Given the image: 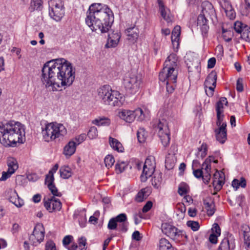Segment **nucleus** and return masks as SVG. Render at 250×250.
Instances as JSON below:
<instances>
[{
	"label": "nucleus",
	"instance_id": "nucleus-1",
	"mask_svg": "<svg viewBox=\"0 0 250 250\" xmlns=\"http://www.w3.org/2000/svg\"><path fill=\"white\" fill-rule=\"evenodd\" d=\"M42 81L52 91L70 86L75 77V68L66 60L61 58L46 62L42 69Z\"/></svg>",
	"mask_w": 250,
	"mask_h": 250
},
{
	"label": "nucleus",
	"instance_id": "nucleus-2",
	"mask_svg": "<svg viewBox=\"0 0 250 250\" xmlns=\"http://www.w3.org/2000/svg\"><path fill=\"white\" fill-rule=\"evenodd\" d=\"M113 21V13L107 5L95 3L89 6L85 23L92 31L99 30L101 33H106Z\"/></svg>",
	"mask_w": 250,
	"mask_h": 250
},
{
	"label": "nucleus",
	"instance_id": "nucleus-3",
	"mask_svg": "<svg viewBox=\"0 0 250 250\" xmlns=\"http://www.w3.org/2000/svg\"><path fill=\"white\" fill-rule=\"evenodd\" d=\"M24 136L23 126L19 122H0V143L10 146L17 143L23 142Z\"/></svg>",
	"mask_w": 250,
	"mask_h": 250
},
{
	"label": "nucleus",
	"instance_id": "nucleus-4",
	"mask_svg": "<svg viewBox=\"0 0 250 250\" xmlns=\"http://www.w3.org/2000/svg\"><path fill=\"white\" fill-rule=\"evenodd\" d=\"M98 96L105 105L121 106L125 102V97L119 91L112 90L109 85H104L98 89Z\"/></svg>",
	"mask_w": 250,
	"mask_h": 250
},
{
	"label": "nucleus",
	"instance_id": "nucleus-5",
	"mask_svg": "<svg viewBox=\"0 0 250 250\" xmlns=\"http://www.w3.org/2000/svg\"><path fill=\"white\" fill-rule=\"evenodd\" d=\"M168 62H165L164 67L159 73V80L166 84L167 91L168 93H172L176 87L178 70L168 67Z\"/></svg>",
	"mask_w": 250,
	"mask_h": 250
},
{
	"label": "nucleus",
	"instance_id": "nucleus-6",
	"mask_svg": "<svg viewBox=\"0 0 250 250\" xmlns=\"http://www.w3.org/2000/svg\"><path fill=\"white\" fill-rule=\"evenodd\" d=\"M202 6V14L198 17L197 25L200 27L202 35L206 36L209 29L207 18L214 15L215 10L211 3L208 1L203 2Z\"/></svg>",
	"mask_w": 250,
	"mask_h": 250
},
{
	"label": "nucleus",
	"instance_id": "nucleus-7",
	"mask_svg": "<svg viewBox=\"0 0 250 250\" xmlns=\"http://www.w3.org/2000/svg\"><path fill=\"white\" fill-rule=\"evenodd\" d=\"M42 134L44 140L48 142L64 136L66 134V129L62 124L52 123L45 125L42 130Z\"/></svg>",
	"mask_w": 250,
	"mask_h": 250
},
{
	"label": "nucleus",
	"instance_id": "nucleus-8",
	"mask_svg": "<svg viewBox=\"0 0 250 250\" xmlns=\"http://www.w3.org/2000/svg\"><path fill=\"white\" fill-rule=\"evenodd\" d=\"M142 82L141 77L136 73H130L124 80V84L127 92L134 94L139 91Z\"/></svg>",
	"mask_w": 250,
	"mask_h": 250
},
{
	"label": "nucleus",
	"instance_id": "nucleus-9",
	"mask_svg": "<svg viewBox=\"0 0 250 250\" xmlns=\"http://www.w3.org/2000/svg\"><path fill=\"white\" fill-rule=\"evenodd\" d=\"M49 14L56 21H60L64 15V8L62 0H50L48 2Z\"/></svg>",
	"mask_w": 250,
	"mask_h": 250
},
{
	"label": "nucleus",
	"instance_id": "nucleus-10",
	"mask_svg": "<svg viewBox=\"0 0 250 250\" xmlns=\"http://www.w3.org/2000/svg\"><path fill=\"white\" fill-rule=\"evenodd\" d=\"M156 129L162 144L164 147L167 146L169 145L170 138V131L167 121L163 119L160 120L156 126Z\"/></svg>",
	"mask_w": 250,
	"mask_h": 250
},
{
	"label": "nucleus",
	"instance_id": "nucleus-11",
	"mask_svg": "<svg viewBox=\"0 0 250 250\" xmlns=\"http://www.w3.org/2000/svg\"><path fill=\"white\" fill-rule=\"evenodd\" d=\"M155 168L154 158L152 156L147 157L144 164L143 172L140 177L141 181L145 182L151 177L154 172Z\"/></svg>",
	"mask_w": 250,
	"mask_h": 250
},
{
	"label": "nucleus",
	"instance_id": "nucleus-12",
	"mask_svg": "<svg viewBox=\"0 0 250 250\" xmlns=\"http://www.w3.org/2000/svg\"><path fill=\"white\" fill-rule=\"evenodd\" d=\"M161 229L163 233L174 240L179 241L183 237V231L169 224H162Z\"/></svg>",
	"mask_w": 250,
	"mask_h": 250
},
{
	"label": "nucleus",
	"instance_id": "nucleus-13",
	"mask_svg": "<svg viewBox=\"0 0 250 250\" xmlns=\"http://www.w3.org/2000/svg\"><path fill=\"white\" fill-rule=\"evenodd\" d=\"M44 229L42 224H37L34 228L33 233L30 236L29 239L33 245L37 246L42 242L44 237Z\"/></svg>",
	"mask_w": 250,
	"mask_h": 250
},
{
	"label": "nucleus",
	"instance_id": "nucleus-14",
	"mask_svg": "<svg viewBox=\"0 0 250 250\" xmlns=\"http://www.w3.org/2000/svg\"><path fill=\"white\" fill-rule=\"evenodd\" d=\"M43 203L44 207L49 212L55 210L59 211L62 208L61 201L54 196L47 199L44 198Z\"/></svg>",
	"mask_w": 250,
	"mask_h": 250
},
{
	"label": "nucleus",
	"instance_id": "nucleus-15",
	"mask_svg": "<svg viewBox=\"0 0 250 250\" xmlns=\"http://www.w3.org/2000/svg\"><path fill=\"white\" fill-rule=\"evenodd\" d=\"M157 3L159 6V12L161 16L168 24H171L173 21L174 17L169 9L165 5L162 0H157Z\"/></svg>",
	"mask_w": 250,
	"mask_h": 250
},
{
	"label": "nucleus",
	"instance_id": "nucleus-16",
	"mask_svg": "<svg viewBox=\"0 0 250 250\" xmlns=\"http://www.w3.org/2000/svg\"><path fill=\"white\" fill-rule=\"evenodd\" d=\"M226 126L227 124L223 123L221 126L214 130L216 140L222 144L225 143L227 139Z\"/></svg>",
	"mask_w": 250,
	"mask_h": 250
},
{
	"label": "nucleus",
	"instance_id": "nucleus-17",
	"mask_svg": "<svg viewBox=\"0 0 250 250\" xmlns=\"http://www.w3.org/2000/svg\"><path fill=\"white\" fill-rule=\"evenodd\" d=\"M235 239L231 234H229L227 238H224L218 250H231L235 248Z\"/></svg>",
	"mask_w": 250,
	"mask_h": 250
},
{
	"label": "nucleus",
	"instance_id": "nucleus-18",
	"mask_svg": "<svg viewBox=\"0 0 250 250\" xmlns=\"http://www.w3.org/2000/svg\"><path fill=\"white\" fill-rule=\"evenodd\" d=\"M121 35L119 33L113 32L108 34L107 42L105 45L106 48H111L116 47L120 41Z\"/></svg>",
	"mask_w": 250,
	"mask_h": 250
},
{
	"label": "nucleus",
	"instance_id": "nucleus-19",
	"mask_svg": "<svg viewBox=\"0 0 250 250\" xmlns=\"http://www.w3.org/2000/svg\"><path fill=\"white\" fill-rule=\"evenodd\" d=\"M211 159H206L202 164V169H204V172L202 176L204 182L208 184L211 177Z\"/></svg>",
	"mask_w": 250,
	"mask_h": 250
},
{
	"label": "nucleus",
	"instance_id": "nucleus-20",
	"mask_svg": "<svg viewBox=\"0 0 250 250\" xmlns=\"http://www.w3.org/2000/svg\"><path fill=\"white\" fill-rule=\"evenodd\" d=\"M127 38V40L132 42H135L137 41L138 37L139 31L138 28L135 25L133 26L127 28L125 30Z\"/></svg>",
	"mask_w": 250,
	"mask_h": 250
},
{
	"label": "nucleus",
	"instance_id": "nucleus-21",
	"mask_svg": "<svg viewBox=\"0 0 250 250\" xmlns=\"http://www.w3.org/2000/svg\"><path fill=\"white\" fill-rule=\"evenodd\" d=\"M224 174L220 173L218 171H216L213 175V185L214 189L217 190H220L224 184Z\"/></svg>",
	"mask_w": 250,
	"mask_h": 250
},
{
	"label": "nucleus",
	"instance_id": "nucleus-22",
	"mask_svg": "<svg viewBox=\"0 0 250 250\" xmlns=\"http://www.w3.org/2000/svg\"><path fill=\"white\" fill-rule=\"evenodd\" d=\"M222 7L224 9L226 16L230 20L235 18V12L230 3L228 1H224L222 4Z\"/></svg>",
	"mask_w": 250,
	"mask_h": 250
},
{
	"label": "nucleus",
	"instance_id": "nucleus-23",
	"mask_svg": "<svg viewBox=\"0 0 250 250\" xmlns=\"http://www.w3.org/2000/svg\"><path fill=\"white\" fill-rule=\"evenodd\" d=\"M9 200L18 208L22 207L24 204L23 201L19 198L15 190H11L10 192Z\"/></svg>",
	"mask_w": 250,
	"mask_h": 250
},
{
	"label": "nucleus",
	"instance_id": "nucleus-24",
	"mask_svg": "<svg viewBox=\"0 0 250 250\" xmlns=\"http://www.w3.org/2000/svg\"><path fill=\"white\" fill-rule=\"evenodd\" d=\"M117 222L122 223L119 225L121 230L123 231H126L127 230L128 223L126 222L127 217L125 213H121L116 217H114Z\"/></svg>",
	"mask_w": 250,
	"mask_h": 250
},
{
	"label": "nucleus",
	"instance_id": "nucleus-25",
	"mask_svg": "<svg viewBox=\"0 0 250 250\" xmlns=\"http://www.w3.org/2000/svg\"><path fill=\"white\" fill-rule=\"evenodd\" d=\"M119 117L128 123H132L134 121V116L133 110H123L119 113Z\"/></svg>",
	"mask_w": 250,
	"mask_h": 250
},
{
	"label": "nucleus",
	"instance_id": "nucleus-26",
	"mask_svg": "<svg viewBox=\"0 0 250 250\" xmlns=\"http://www.w3.org/2000/svg\"><path fill=\"white\" fill-rule=\"evenodd\" d=\"M151 193L149 188L146 187L142 189L136 195L135 201L137 202H142L146 199Z\"/></svg>",
	"mask_w": 250,
	"mask_h": 250
},
{
	"label": "nucleus",
	"instance_id": "nucleus-27",
	"mask_svg": "<svg viewBox=\"0 0 250 250\" xmlns=\"http://www.w3.org/2000/svg\"><path fill=\"white\" fill-rule=\"evenodd\" d=\"M109 143L113 149L119 152H123L124 151V148L122 144L116 139L112 137H109Z\"/></svg>",
	"mask_w": 250,
	"mask_h": 250
},
{
	"label": "nucleus",
	"instance_id": "nucleus-28",
	"mask_svg": "<svg viewBox=\"0 0 250 250\" xmlns=\"http://www.w3.org/2000/svg\"><path fill=\"white\" fill-rule=\"evenodd\" d=\"M217 73L215 71H211L205 81V86H216L217 80Z\"/></svg>",
	"mask_w": 250,
	"mask_h": 250
},
{
	"label": "nucleus",
	"instance_id": "nucleus-29",
	"mask_svg": "<svg viewBox=\"0 0 250 250\" xmlns=\"http://www.w3.org/2000/svg\"><path fill=\"white\" fill-rule=\"evenodd\" d=\"M76 146H77L75 145V143L73 141H69L64 147L63 154L65 156H71L75 153Z\"/></svg>",
	"mask_w": 250,
	"mask_h": 250
},
{
	"label": "nucleus",
	"instance_id": "nucleus-30",
	"mask_svg": "<svg viewBox=\"0 0 250 250\" xmlns=\"http://www.w3.org/2000/svg\"><path fill=\"white\" fill-rule=\"evenodd\" d=\"M176 159L174 155L168 154L166 156L165 160L166 168L168 170L172 169L175 164Z\"/></svg>",
	"mask_w": 250,
	"mask_h": 250
},
{
	"label": "nucleus",
	"instance_id": "nucleus-31",
	"mask_svg": "<svg viewBox=\"0 0 250 250\" xmlns=\"http://www.w3.org/2000/svg\"><path fill=\"white\" fill-rule=\"evenodd\" d=\"M92 123L98 126H109L111 123L110 120L106 117H98L92 121Z\"/></svg>",
	"mask_w": 250,
	"mask_h": 250
},
{
	"label": "nucleus",
	"instance_id": "nucleus-32",
	"mask_svg": "<svg viewBox=\"0 0 250 250\" xmlns=\"http://www.w3.org/2000/svg\"><path fill=\"white\" fill-rule=\"evenodd\" d=\"M59 171L61 177L63 179H68L71 176V169L68 166H63L61 167Z\"/></svg>",
	"mask_w": 250,
	"mask_h": 250
},
{
	"label": "nucleus",
	"instance_id": "nucleus-33",
	"mask_svg": "<svg viewBox=\"0 0 250 250\" xmlns=\"http://www.w3.org/2000/svg\"><path fill=\"white\" fill-rule=\"evenodd\" d=\"M8 170L9 173H14L18 168V164L17 160L14 158H9L7 160Z\"/></svg>",
	"mask_w": 250,
	"mask_h": 250
},
{
	"label": "nucleus",
	"instance_id": "nucleus-34",
	"mask_svg": "<svg viewBox=\"0 0 250 250\" xmlns=\"http://www.w3.org/2000/svg\"><path fill=\"white\" fill-rule=\"evenodd\" d=\"M168 62V67L173 68L177 69V58L176 55L175 54H171L167 59L165 62Z\"/></svg>",
	"mask_w": 250,
	"mask_h": 250
},
{
	"label": "nucleus",
	"instance_id": "nucleus-35",
	"mask_svg": "<svg viewBox=\"0 0 250 250\" xmlns=\"http://www.w3.org/2000/svg\"><path fill=\"white\" fill-rule=\"evenodd\" d=\"M160 250H173L172 245L165 238H162L159 242Z\"/></svg>",
	"mask_w": 250,
	"mask_h": 250
},
{
	"label": "nucleus",
	"instance_id": "nucleus-36",
	"mask_svg": "<svg viewBox=\"0 0 250 250\" xmlns=\"http://www.w3.org/2000/svg\"><path fill=\"white\" fill-rule=\"evenodd\" d=\"M138 140L139 143H144L147 137V133L144 128H140L137 132Z\"/></svg>",
	"mask_w": 250,
	"mask_h": 250
},
{
	"label": "nucleus",
	"instance_id": "nucleus-37",
	"mask_svg": "<svg viewBox=\"0 0 250 250\" xmlns=\"http://www.w3.org/2000/svg\"><path fill=\"white\" fill-rule=\"evenodd\" d=\"M128 163L126 161H118L115 166L116 173H121L126 168Z\"/></svg>",
	"mask_w": 250,
	"mask_h": 250
},
{
	"label": "nucleus",
	"instance_id": "nucleus-38",
	"mask_svg": "<svg viewBox=\"0 0 250 250\" xmlns=\"http://www.w3.org/2000/svg\"><path fill=\"white\" fill-rule=\"evenodd\" d=\"M42 0H31L30 9L31 11L40 10L42 8Z\"/></svg>",
	"mask_w": 250,
	"mask_h": 250
},
{
	"label": "nucleus",
	"instance_id": "nucleus-39",
	"mask_svg": "<svg viewBox=\"0 0 250 250\" xmlns=\"http://www.w3.org/2000/svg\"><path fill=\"white\" fill-rule=\"evenodd\" d=\"M207 145L203 143L200 147L198 148V152L196 154V156L198 158L203 159L207 154Z\"/></svg>",
	"mask_w": 250,
	"mask_h": 250
},
{
	"label": "nucleus",
	"instance_id": "nucleus-40",
	"mask_svg": "<svg viewBox=\"0 0 250 250\" xmlns=\"http://www.w3.org/2000/svg\"><path fill=\"white\" fill-rule=\"evenodd\" d=\"M241 38L247 42H250V27L245 25L243 29V32Z\"/></svg>",
	"mask_w": 250,
	"mask_h": 250
},
{
	"label": "nucleus",
	"instance_id": "nucleus-41",
	"mask_svg": "<svg viewBox=\"0 0 250 250\" xmlns=\"http://www.w3.org/2000/svg\"><path fill=\"white\" fill-rule=\"evenodd\" d=\"M188 186L185 183H181L178 187V192L179 195L183 196L188 192Z\"/></svg>",
	"mask_w": 250,
	"mask_h": 250
},
{
	"label": "nucleus",
	"instance_id": "nucleus-42",
	"mask_svg": "<svg viewBox=\"0 0 250 250\" xmlns=\"http://www.w3.org/2000/svg\"><path fill=\"white\" fill-rule=\"evenodd\" d=\"M134 116V120L136 119L138 121H142L145 118V115L143 110L140 108H138L133 110Z\"/></svg>",
	"mask_w": 250,
	"mask_h": 250
},
{
	"label": "nucleus",
	"instance_id": "nucleus-43",
	"mask_svg": "<svg viewBox=\"0 0 250 250\" xmlns=\"http://www.w3.org/2000/svg\"><path fill=\"white\" fill-rule=\"evenodd\" d=\"M244 245L247 250H250V230L244 232Z\"/></svg>",
	"mask_w": 250,
	"mask_h": 250
},
{
	"label": "nucleus",
	"instance_id": "nucleus-44",
	"mask_svg": "<svg viewBox=\"0 0 250 250\" xmlns=\"http://www.w3.org/2000/svg\"><path fill=\"white\" fill-rule=\"evenodd\" d=\"M115 162L114 157L112 155H108L104 158V163L106 167L109 168Z\"/></svg>",
	"mask_w": 250,
	"mask_h": 250
},
{
	"label": "nucleus",
	"instance_id": "nucleus-45",
	"mask_svg": "<svg viewBox=\"0 0 250 250\" xmlns=\"http://www.w3.org/2000/svg\"><path fill=\"white\" fill-rule=\"evenodd\" d=\"M86 138V135L85 134H82L75 138L72 139L71 141H73L75 143V145L77 146L82 142H83Z\"/></svg>",
	"mask_w": 250,
	"mask_h": 250
},
{
	"label": "nucleus",
	"instance_id": "nucleus-46",
	"mask_svg": "<svg viewBox=\"0 0 250 250\" xmlns=\"http://www.w3.org/2000/svg\"><path fill=\"white\" fill-rule=\"evenodd\" d=\"M87 136L91 139L95 138L98 136L97 128L95 126L91 127L88 132Z\"/></svg>",
	"mask_w": 250,
	"mask_h": 250
},
{
	"label": "nucleus",
	"instance_id": "nucleus-47",
	"mask_svg": "<svg viewBox=\"0 0 250 250\" xmlns=\"http://www.w3.org/2000/svg\"><path fill=\"white\" fill-rule=\"evenodd\" d=\"M245 25L241 22L236 21L234 24V29L237 33H240L242 35Z\"/></svg>",
	"mask_w": 250,
	"mask_h": 250
},
{
	"label": "nucleus",
	"instance_id": "nucleus-48",
	"mask_svg": "<svg viewBox=\"0 0 250 250\" xmlns=\"http://www.w3.org/2000/svg\"><path fill=\"white\" fill-rule=\"evenodd\" d=\"M187 225L190 227L192 230L197 231L199 229L200 226L198 222L193 221H188L187 223Z\"/></svg>",
	"mask_w": 250,
	"mask_h": 250
},
{
	"label": "nucleus",
	"instance_id": "nucleus-49",
	"mask_svg": "<svg viewBox=\"0 0 250 250\" xmlns=\"http://www.w3.org/2000/svg\"><path fill=\"white\" fill-rule=\"evenodd\" d=\"M54 175H50L47 174L45 176V184L47 185V186H51V185L54 184Z\"/></svg>",
	"mask_w": 250,
	"mask_h": 250
},
{
	"label": "nucleus",
	"instance_id": "nucleus-50",
	"mask_svg": "<svg viewBox=\"0 0 250 250\" xmlns=\"http://www.w3.org/2000/svg\"><path fill=\"white\" fill-rule=\"evenodd\" d=\"M51 193L54 195L58 197H61L62 193L58 191L57 188L56 187L55 184L51 185V186L47 187Z\"/></svg>",
	"mask_w": 250,
	"mask_h": 250
},
{
	"label": "nucleus",
	"instance_id": "nucleus-51",
	"mask_svg": "<svg viewBox=\"0 0 250 250\" xmlns=\"http://www.w3.org/2000/svg\"><path fill=\"white\" fill-rule=\"evenodd\" d=\"M117 227V222L114 218L110 219L108 222L107 228L109 229H116Z\"/></svg>",
	"mask_w": 250,
	"mask_h": 250
},
{
	"label": "nucleus",
	"instance_id": "nucleus-52",
	"mask_svg": "<svg viewBox=\"0 0 250 250\" xmlns=\"http://www.w3.org/2000/svg\"><path fill=\"white\" fill-rule=\"evenodd\" d=\"M222 36L225 41L227 42H230L232 39V36L231 35V32L229 31V32L225 31V30L223 28L222 29Z\"/></svg>",
	"mask_w": 250,
	"mask_h": 250
},
{
	"label": "nucleus",
	"instance_id": "nucleus-53",
	"mask_svg": "<svg viewBox=\"0 0 250 250\" xmlns=\"http://www.w3.org/2000/svg\"><path fill=\"white\" fill-rule=\"evenodd\" d=\"M45 250H57L55 244L51 240L47 241Z\"/></svg>",
	"mask_w": 250,
	"mask_h": 250
},
{
	"label": "nucleus",
	"instance_id": "nucleus-54",
	"mask_svg": "<svg viewBox=\"0 0 250 250\" xmlns=\"http://www.w3.org/2000/svg\"><path fill=\"white\" fill-rule=\"evenodd\" d=\"M85 238L84 237H81L79 240V247L81 248V250H86L85 247L86 242Z\"/></svg>",
	"mask_w": 250,
	"mask_h": 250
},
{
	"label": "nucleus",
	"instance_id": "nucleus-55",
	"mask_svg": "<svg viewBox=\"0 0 250 250\" xmlns=\"http://www.w3.org/2000/svg\"><path fill=\"white\" fill-rule=\"evenodd\" d=\"M162 181V179L161 176L158 177L156 178V177H154L152 180V184L156 188H158L160 186L161 182Z\"/></svg>",
	"mask_w": 250,
	"mask_h": 250
},
{
	"label": "nucleus",
	"instance_id": "nucleus-56",
	"mask_svg": "<svg viewBox=\"0 0 250 250\" xmlns=\"http://www.w3.org/2000/svg\"><path fill=\"white\" fill-rule=\"evenodd\" d=\"M207 214L208 216H212L215 212V205L213 201H211L209 207L206 208Z\"/></svg>",
	"mask_w": 250,
	"mask_h": 250
},
{
	"label": "nucleus",
	"instance_id": "nucleus-57",
	"mask_svg": "<svg viewBox=\"0 0 250 250\" xmlns=\"http://www.w3.org/2000/svg\"><path fill=\"white\" fill-rule=\"evenodd\" d=\"M217 120L216 122V125L219 127L220 126H221L222 125V124L224 123L223 122V119H224V114L223 113H217Z\"/></svg>",
	"mask_w": 250,
	"mask_h": 250
},
{
	"label": "nucleus",
	"instance_id": "nucleus-58",
	"mask_svg": "<svg viewBox=\"0 0 250 250\" xmlns=\"http://www.w3.org/2000/svg\"><path fill=\"white\" fill-rule=\"evenodd\" d=\"M205 87L206 88L205 91L207 95L209 97H211L213 95V92L214 91L215 86L211 85Z\"/></svg>",
	"mask_w": 250,
	"mask_h": 250
},
{
	"label": "nucleus",
	"instance_id": "nucleus-59",
	"mask_svg": "<svg viewBox=\"0 0 250 250\" xmlns=\"http://www.w3.org/2000/svg\"><path fill=\"white\" fill-rule=\"evenodd\" d=\"M236 90L238 92H242L243 91V79L239 78L237 81L236 83Z\"/></svg>",
	"mask_w": 250,
	"mask_h": 250
},
{
	"label": "nucleus",
	"instance_id": "nucleus-60",
	"mask_svg": "<svg viewBox=\"0 0 250 250\" xmlns=\"http://www.w3.org/2000/svg\"><path fill=\"white\" fill-rule=\"evenodd\" d=\"M152 207V203L151 201H148L144 206L142 209V211L144 213L148 211Z\"/></svg>",
	"mask_w": 250,
	"mask_h": 250
},
{
	"label": "nucleus",
	"instance_id": "nucleus-61",
	"mask_svg": "<svg viewBox=\"0 0 250 250\" xmlns=\"http://www.w3.org/2000/svg\"><path fill=\"white\" fill-rule=\"evenodd\" d=\"M180 30H181V27L180 26L177 25L176 26L172 32V35H173V37H180Z\"/></svg>",
	"mask_w": 250,
	"mask_h": 250
},
{
	"label": "nucleus",
	"instance_id": "nucleus-62",
	"mask_svg": "<svg viewBox=\"0 0 250 250\" xmlns=\"http://www.w3.org/2000/svg\"><path fill=\"white\" fill-rule=\"evenodd\" d=\"M212 230L213 233H215V234L218 235L219 236L220 235L221 229L217 224L215 223L213 224V227L212 229Z\"/></svg>",
	"mask_w": 250,
	"mask_h": 250
},
{
	"label": "nucleus",
	"instance_id": "nucleus-63",
	"mask_svg": "<svg viewBox=\"0 0 250 250\" xmlns=\"http://www.w3.org/2000/svg\"><path fill=\"white\" fill-rule=\"evenodd\" d=\"M10 171L7 170L6 172L3 171L2 173V176L0 178V181H5L8 178H9L13 173H10Z\"/></svg>",
	"mask_w": 250,
	"mask_h": 250
},
{
	"label": "nucleus",
	"instance_id": "nucleus-64",
	"mask_svg": "<svg viewBox=\"0 0 250 250\" xmlns=\"http://www.w3.org/2000/svg\"><path fill=\"white\" fill-rule=\"evenodd\" d=\"M202 169H198L196 170H193V174L194 176L197 178H199L202 177L204 171H203Z\"/></svg>",
	"mask_w": 250,
	"mask_h": 250
}]
</instances>
